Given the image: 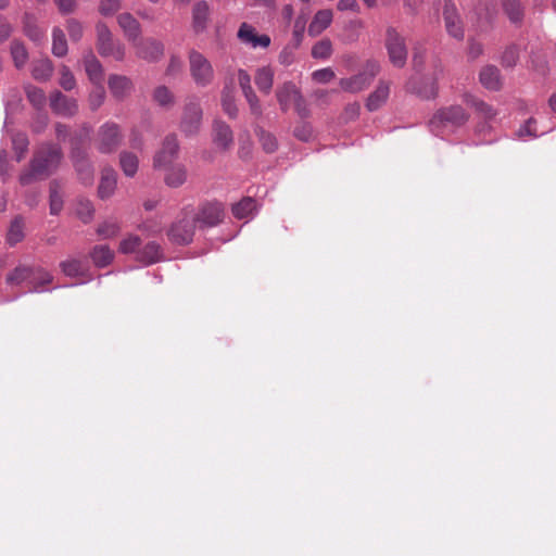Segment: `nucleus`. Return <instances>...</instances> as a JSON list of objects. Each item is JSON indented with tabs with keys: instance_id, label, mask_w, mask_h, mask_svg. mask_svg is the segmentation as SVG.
<instances>
[{
	"instance_id": "aec40b11",
	"label": "nucleus",
	"mask_w": 556,
	"mask_h": 556,
	"mask_svg": "<svg viewBox=\"0 0 556 556\" xmlns=\"http://www.w3.org/2000/svg\"><path fill=\"white\" fill-rule=\"evenodd\" d=\"M213 142L216 147L227 150L233 143V134L229 125L225 122L216 119L213 123Z\"/></svg>"
},
{
	"instance_id": "58836bf2",
	"label": "nucleus",
	"mask_w": 556,
	"mask_h": 556,
	"mask_svg": "<svg viewBox=\"0 0 556 556\" xmlns=\"http://www.w3.org/2000/svg\"><path fill=\"white\" fill-rule=\"evenodd\" d=\"M60 269L66 277H78L84 274V265L81 260L68 257L60 263Z\"/></svg>"
},
{
	"instance_id": "dca6fc26",
	"label": "nucleus",
	"mask_w": 556,
	"mask_h": 556,
	"mask_svg": "<svg viewBox=\"0 0 556 556\" xmlns=\"http://www.w3.org/2000/svg\"><path fill=\"white\" fill-rule=\"evenodd\" d=\"M431 132L441 138H447L452 131L451 109L439 110L429 122Z\"/></svg>"
},
{
	"instance_id": "bf43d9fd",
	"label": "nucleus",
	"mask_w": 556,
	"mask_h": 556,
	"mask_svg": "<svg viewBox=\"0 0 556 556\" xmlns=\"http://www.w3.org/2000/svg\"><path fill=\"white\" fill-rule=\"evenodd\" d=\"M334 72L330 67L317 70L313 72L312 77L319 84H327L334 78Z\"/></svg>"
},
{
	"instance_id": "ddd939ff",
	"label": "nucleus",
	"mask_w": 556,
	"mask_h": 556,
	"mask_svg": "<svg viewBox=\"0 0 556 556\" xmlns=\"http://www.w3.org/2000/svg\"><path fill=\"white\" fill-rule=\"evenodd\" d=\"M49 100L51 110L58 115L72 117L78 112L77 101L63 94L60 90L52 91Z\"/></svg>"
},
{
	"instance_id": "6e6d98bb",
	"label": "nucleus",
	"mask_w": 556,
	"mask_h": 556,
	"mask_svg": "<svg viewBox=\"0 0 556 556\" xmlns=\"http://www.w3.org/2000/svg\"><path fill=\"white\" fill-rule=\"evenodd\" d=\"M118 232L119 226L116 222L113 220L104 222L97 229V233L102 238H112Z\"/></svg>"
},
{
	"instance_id": "1a4fd4ad",
	"label": "nucleus",
	"mask_w": 556,
	"mask_h": 556,
	"mask_svg": "<svg viewBox=\"0 0 556 556\" xmlns=\"http://www.w3.org/2000/svg\"><path fill=\"white\" fill-rule=\"evenodd\" d=\"M193 216L200 228L218 226L225 217V207L218 201H207L193 208Z\"/></svg>"
},
{
	"instance_id": "338daca9",
	"label": "nucleus",
	"mask_w": 556,
	"mask_h": 556,
	"mask_svg": "<svg viewBox=\"0 0 556 556\" xmlns=\"http://www.w3.org/2000/svg\"><path fill=\"white\" fill-rule=\"evenodd\" d=\"M535 124V119L533 117H530L523 125L520 126L518 130V137H525L529 136L532 138L538 137L536 131L532 128V125Z\"/></svg>"
},
{
	"instance_id": "8fccbe9b",
	"label": "nucleus",
	"mask_w": 556,
	"mask_h": 556,
	"mask_svg": "<svg viewBox=\"0 0 556 556\" xmlns=\"http://www.w3.org/2000/svg\"><path fill=\"white\" fill-rule=\"evenodd\" d=\"M59 85L65 90L71 91L76 87V79L70 67L62 65L60 67V79Z\"/></svg>"
},
{
	"instance_id": "f3484780",
	"label": "nucleus",
	"mask_w": 556,
	"mask_h": 556,
	"mask_svg": "<svg viewBox=\"0 0 556 556\" xmlns=\"http://www.w3.org/2000/svg\"><path fill=\"white\" fill-rule=\"evenodd\" d=\"M301 90L292 81H285L276 89V98L282 112H288L295 99L301 96Z\"/></svg>"
},
{
	"instance_id": "20e7f679",
	"label": "nucleus",
	"mask_w": 556,
	"mask_h": 556,
	"mask_svg": "<svg viewBox=\"0 0 556 556\" xmlns=\"http://www.w3.org/2000/svg\"><path fill=\"white\" fill-rule=\"evenodd\" d=\"M62 159L63 152L60 146L42 143L35 152L31 162L35 170L47 178L59 168Z\"/></svg>"
},
{
	"instance_id": "864d4df0",
	"label": "nucleus",
	"mask_w": 556,
	"mask_h": 556,
	"mask_svg": "<svg viewBox=\"0 0 556 556\" xmlns=\"http://www.w3.org/2000/svg\"><path fill=\"white\" fill-rule=\"evenodd\" d=\"M243 96L249 104L251 114L256 117H261L263 114V109H262L260 99L256 96L255 91L250 90V91L243 92Z\"/></svg>"
},
{
	"instance_id": "13d9d810",
	"label": "nucleus",
	"mask_w": 556,
	"mask_h": 556,
	"mask_svg": "<svg viewBox=\"0 0 556 556\" xmlns=\"http://www.w3.org/2000/svg\"><path fill=\"white\" fill-rule=\"evenodd\" d=\"M121 0H101L99 5V12L102 15L111 16L121 9Z\"/></svg>"
},
{
	"instance_id": "680f3d73",
	"label": "nucleus",
	"mask_w": 556,
	"mask_h": 556,
	"mask_svg": "<svg viewBox=\"0 0 556 556\" xmlns=\"http://www.w3.org/2000/svg\"><path fill=\"white\" fill-rule=\"evenodd\" d=\"M11 176V166L8 161V154L4 150L0 153V179L5 182Z\"/></svg>"
},
{
	"instance_id": "603ef678",
	"label": "nucleus",
	"mask_w": 556,
	"mask_h": 556,
	"mask_svg": "<svg viewBox=\"0 0 556 556\" xmlns=\"http://www.w3.org/2000/svg\"><path fill=\"white\" fill-rule=\"evenodd\" d=\"M105 100V90L101 85H98L96 89H93L88 98L89 108L91 111H97Z\"/></svg>"
},
{
	"instance_id": "0eeeda50",
	"label": "nucleus",
	"mask_w": 556,
	"mask_h": 556,
	"mask_svg": "<svg viewBox=\"0 0 556 556\" xmlns=\"http://www.w3.org/2000/svg\"><path fill=\"white\" fill-rule=\"evenodd\" d=\"M123 140L121 126L114 122H105L97 131L96 148L102 154H112L121 147Z\"/></svg>"
},
{
	"instance_id": "37998d69",
	"label": "nucleus",
	"mask_w": 556,
	"mask_h": 556,
	"mask_svg": "<svg viewBox=\"0 0 556 556\" xmlns=\"http://www.w3.org/2000/svg\"><path fill=\"white\" fill-rule=\"evenodd\" d=\"M519 47L516 45L508 46L501 56V64L505 68H513L519 60Z\"/></svg>"
},
{
	"instance_id": "4d7b16f0",
	"label": "nucleus",
	"mask_w": 556,
	"mask_h": 556,
	"mask_svg": "<svg viewBox=\"0 0 556 556\" xmlns=\"http://www.w3.org/2000/svg\"><path fill=\"white\" fill-rule=\"evenodd\" d=\"M40 178H46V177L41 176V174H39L35 170L33 162L30 161L29 167L27 169H25L23 173H21L18 180L22 186H28Z\"/></svg>"
},
{
	"instance_id": "69168bd1",
	"label": "nucleus",
	"mask_w": 556,
	"mask_h": 556,
	"mask_svg": "<svg viewBox=\"0 0 556 556\" xmlns=\"http://www.w3.org/2000/svg\"><path fill=\"white\" fill-rule=\"evenodd\" d=\"M238 83L242 90V93L253 90V88L251 86V76L249 75V73L245 70L240 68L238 71Z\"/></svg>"
},
{
	"instance_id": "a18cd8bd",
	"label": "nucleus",
	"mask_w": 556,
	"mask_h": 556,
	"mask_svg": "<svg viewBox=\"0 0 556 556\" xmlns=\"http://www.w3.org/2000/svg\"><path fill=\"white\" fill-rule=\"evenodd\" d=\"M466 98L470 99L471 105L475 108L476 112L485 118V121L491 122L495 118L496 111L491 105L483 101L476 100L469 96H466Z\"/></svg>"
},
{
	"instance_id": "052dcab7",
	"label": "nucleus",
	"mask_w": 556,
	"mask_h": 556,
	"mask_svg": "<svg viewBox=\"0 0 556 556\" xmlns=\"http://www.w3.org/2000/svg\"><path fill=\"white\" fill-rule=\"evenodd\" d=\"M293 106H294V110L296 112V114L301 117V118H306L309 116L311 114V110L308 108V104L306 102V100L304 99L303 94L301 93V96L299 97V99H295L293 101Z\"/></svg>"
},
{
	"instance_id": "473e14b6",
	"label": "nucleus",
	"mask_w": 556,
	"mask_h": 556,
	"mask_svg": "<svg viewBox=\"0 0 556 556\" xmlns=\"http://www.w3.org/2000/svg\"><path fill=\"white\" fill-rule=\"evenodd\" d=\"M153 101L165 110H169L175 105L176 99L174 93L166 86H159L153 90Z\"/></svg>"
},
{
	"instance_id": "2eb2a0df",
	"label": "nucleus",
	"mask_w": 556,
	"mask_h": 556,
	"mask_svg": "<svg viewBox=\"0 0 556 556\" xmlns=\"http://www.w3.org/2000/svg\"><path fill=\"white\" fill-rule=\"evenodd\" d=\"M108 87L117 101H123L128 98L134 91V83L132 80L125 76L118 74H111L108 78Z\"/></svg>"
},
{
	"instance_id": "c03bdc74",
	"label": "nucleus",
	"mask_w": 556,
	"mask_h": 556,
	"mask_svg": "<svg viewBox=\"0 0 556 556\" xmlns=\"http://www.w3.org/2000/svg\"><path fill=\"white\" fill-rule=\"evenodd\" d=\"M94 214L92 203L87 199H79L76 203V215L84 222L89 223Z\"/></svg>"
},
{
	"instance_id": "e433bc0d",
	"label": "nucleus",
	"mask_w": 556,
	"mask_h": 556,
	"mask_svg": "<svg viewBox=\"0 0 556 556\" xmlns=\"http://www.w3.org/2000/svg\"><path fill=\"white\" fill-rule=\"evenodd\" d=\"M256 210V202L253 198H243L231 207L232 214L236 218L242 219L249 217Z\"/></svg>"
},
{
	"instance_id": "ea45409f",
	"label": "nucleus",
	"mask_w": 556,
	"mask_h": 556,
	"mask_svg": "<svg viewBox=\"0 0 556 556\" xmlns=\"http://www.w3.org/2000/svg\"><path fill=\"white\" fill-rule=\"evenodd\" d=\"M24 238V222L23 218L17 216L15 217L8 230L7 233V242L10 245H15L16 243L21 242Z\"/></svg>"
},
{
	"instance_id": "9d476101",
	"label": "nucleus",
	"mask_w": 556,
	"mask_h": 556,
	"mask_svg": "<svg viewBox=\"0 0 556 556\" xmlns=\"http://www.w3.org/2000/svg\"><path fill=\"white\" fill-rule=\"evenodd\" d=\"M190 74L197 86L206 87L214 80V70L211 62L200 52L189 53Z\"/></svg>"
},
{
	"instance_id": "c9c22d12",
	"label": "nucleus",
	"mask_w": 556,
	"mask_h": 556,
	"mask_svg": "<svg viewBox=\"0 0 556 556\" xmlns=\"http://www.w3.org/2000/svg\"><path fill=\"white\" fill-rule=\"evenodd\" d=\"M139 160L136 154L123 151L119 154V166L127 177H134L138 170Z\"/></svg>"
},
{
	"instance_id": "4468645a",
	"label": "nucleus",
	"mask_w": 556,
	"mask_h": 556,
	"mask_svg": "<svg viewBox=\"0 0 556 556\" xmlns=\"http://www.w3.org/2000/svg\"><path fill=\"white\" fill-rule=\"evenodd\" d=\"M134 47L136 48L137 55L149 62L157 61L164 54L163 43L153 38L141 41L137 40L134 42Z\"/></svg>"
},
{
	"instance_id": "0e129e2a",
	"label": "nucleus",
	"mask_w": 556,
	"mask_h": 556,
	"mask_svg": "<svg viewBox=\"0 0 556 556\" xmlns=\"http://www.w3.org/2000/svg\"><path fill=\"white\" fill-rule=\"evenodd\" d=\"M255 35V29L251 25L247 23H242L238 30V38L244 42L249 43L252 37Z\"/></svg>"
},
{
	"instance_id": "4c0bfd02",
	"label": "nucleus",
	"mask_w": 556,
	"mask_h": 556,
	"mask_svg": "<svg viewBox=\"0 0 556 556\" xmlns=\"http://www.w3.org/2000/svg\"><path fill=\"white\" fill-rule=\"evenodd\" d=\"M222 106L224 112L230 117L238 116V108L235 100L233 88L226 86L222 91Z\"/></svg>"
},
{
	"instance_id": "393cba45",
	"label": "nucleus",
	"mask_w": 556,
	"mask_h": 556,
	"mask_svg": "<svg viewBox=\"0 0 556 556\" xmlns=\"http://www.w3.org/2000/svg\"><path fill=\"white\" fill-rule=\"evenodd\" d=\"M117 184V174L116 172L109 167L102 170L98 193L101 199L110 198L116 188Z\"/></svg>"
},
{
	"instance_id": "b1692460",
	"label": "nucleus",
	"mask_w": 556,
	"mask_h": 556,
	"mask_svg": "<svg viewBox=\"0 0 556 556\" xmlns=\"http://www.w3.org/2000/svg\"><path fill=\"white\" fill-rule=\"evenodd\" d=\"M136 258L144 265H150L162 261L164 256L161 245L151 241L137 252Z\"/></svg>"
},
{
	"instance_id": "6e6552de",
	"label": "nucleus",
	"mask_w": 556,
	"mask_h": 556,
	"mask_svg": "<svg viewBox=\"0 0 556 556\" xmlns=\"http://www.w3.org/2000/svg\"><path fill=\"white\" fill-rule=\"evenodd\" d=\"M380 72V64L375 60H368L364 70L348 78H341L339 86L343 91L356 93L365 90Z\"/></svg>"
},
{
	"instance_id": "7c9ffc66",
	"label": "nucleus",
	"mask_w": 556,
	"mask_h": 556,
	"mask_svg": "<svg viewBox=\"0 0 556 556\" xmlns=\"http://www.w3.org/2000/svg\"><path fill=\"white\" fill-rule=\"evenodd\" d=\"M502 8L513 24L522 21L525 8L521 0H502Z\"/></svg>"
},
{
	"instance_id": "c756f323",
	"label": "nucleus",
	"mask_w": 556,
	"mask_h": 556,
	"mask_svg": "<svg viewBox=\"0 0 556 556\" xmlns=\"http://www.w3.org/2000/svg\"><path fill=\"white\" fill-rule=\"evenodd\" d=\"M10 54L13 60L14 66L17 70L23 68L28 62V58H29L28 51H27L25 45L17 39H14L11 42Z\"/></svg>"
},
{
	"instance_id": "5701e85b",
	"label": "nucleus",
	"mask_w": 556,
	"mask_h": 556,
	"mask_svg": "<svg viewBox=\"0 0 556 556\" xmlns=\"http://www.w3.org/2000/svg\"><path fill=\"white\" fill-rule=\"evenodd\" d=\"M390 85L387 81L380 80L376 89L368 96L366 108L368 111L374 112L380 109L389 98Z\"/></svg>"
},
{
	"instance_id": "e2e57ef3",
	"label": "nucleus",
	"mask_w": 556,
	"mask_h": 556,
	"mask_svg": "<svg viewBox=\"0 0 556 556\" xmlns=\"http://www.w3.org/2000/svg\"><path fill=\"white\" fill-rule=\"evenodd\" d=\"M293 134L301 141H308L312 137V127L307 123H302L294 128Z\"/></svg>"
},
{
	"instance_id": "4be33fe9",
	"label": "nucleus",
	"mask_w": 556,
	"mask_h": 556,
	"mask_svg": "<svg viewBox=\"0 0 556 556\" xmlns=\"http://www.w3.org/2000/svg\"><path fill=\"white\" fill-rule=\"evenodd\" d=\"M117 23L129 41L134 43L139 39L141 35V26L130 13L119 14Z\"/></svg>"
},
{
	"instance_id": "774afa93",
	"label": "nucleus",
	"mask_w": 556,
	"mask_h": 556,
	"mask_svg": "<svg viewBox=\"0 0 556 556\" xmlns=\"http://www.w3.org/2000/svg\"><path fill=\"white\" fill-rule=\"evenodd\" d=\"M294 47L287 46L279 54V62L282 65H290L294 61Z\"/></svg>"
},
{
	"instance_id": "3c124183",
	"label": "nucleus",
	"mask_w": 556,
	"mask_h": 556,
	"mask_svg": "<svg viewBox=\"0 0 556 556\" xmlns=\"http://www.w3.org/2000/svg\"><path fill=\"white\" fill-rule=\"evenodd\" d=\"M66 29L73 42H77L83 38L84 26L79 21L75 18H68L66 21Z\"/></svg>"
},
{
	"instance_id": "72a5a7b5",
	"label": "nucleus",
	"mask_w": 556,
	"mask_h": 556,
	"mask_svg": "<svg viewBox=\"0 0 556 556\" xmlns=\"http://www.w3.org/2000/svg\"><path fill=\"white\" fill-rule=\"evenodd\" d=\"M52 54L56 58H63L67 54L68 47L64 31L60 27L52 30Z\"/></svg>"
},
{
	"instance_id": "412c9836",
	"label": "nucleus",
	"mask_w": 556,
	"mask_h": 556,
	"mask_svg": "<svg viewBox=\"0 0 556 556\" xmlns=\"http://www.w3.org/2000/svg\"><path fill=\"white\" fill-rule=\"evenodd\" d=\"M481 85L491 91H498L502 88V75L495 65L488 64L479 73Z\"/></svg>"
},
{
	"instance_id": "f704fd0d",
	"label": "nucleus",
	"mask_w": 556,
	"mask_h": 556,
	"mask_svg": "<svg viewBox=\"0 0 556 556\" xmlns=\"http://www.w3.org/2000/svg\"><path fill=\"white\" fill-rule=\"evenodd\" d=\"M50 214L58 215L63 207V195L61 185L58 180H52L49 186Z\"/></svg>"
},
{
	"instance_id": "09e8293b",
	"label": "nucleus",
	"mask_w": 556,
	"mask_h": 556,
	"mask_svg": "<svg viewBox=\"0 0 556 556\" xmlns=\"http://www.w3.org/2000/svg\"><path fill=\"white\" fill-rule=\"evenodd\" d=\"M28 139L24 134H16L12 138L13 150L16 155V161L21 162L28 149Z\"/></svg>"
},
{
	"instance_id": "39448f33",
	"label": "nucleus",
	"mask_w": 556,
	"mask_h": 556,
	"mask_svg": "<svg viewBox=\"0 0 556 556\" xmlns=\"http://www.w3.org/2000/svg\"><path fill=\"white\" fill-rule=\"evenodd\" d=\"M96 37V47L101 56H111L118 62L124 61L126 55L125 46L119 40L113 38V34L105 23H97Z\"/></svg>"
},
{
	"instance_id": "49530a36",
	"label": "nucleus",
	"mask_w": 556,
	"mask_h": 556,
	"mask_svg": "<svg viewBox=\"0 0 556 556\" xmlns=\"http://www.w3.org/2000/svg\"><path fill=\"white\" fill-rule=\"evenodd\" d=\"M256 135L265 152L273 153L277 150L278 142L273 134L264 129H258L256 130Z\"/></svg>"
},
{
	"instance_id": "f8f14e48",
	"label": "nucleus",
	"mask_w": 556,
	"mask_h": 556,
	"mask_svg": "<svg viewBox=\"0 0 556 556\" xmlns=\"http://www.w3.org/2000/svg\"><path fill=\"white\" fill-rule=\"evenodd\" d=\"M179 152V143L175 134L167 135L164 140L161 150L155 154L153 159V165L155 168H160L170 164L177 159Z\"/></svg>"
},
{
	"instance_id": "2f4dec72",
	"label": "nucleus",
	"mask_w": 556,
	"mask_h": 556,
	"mask_svg": "<svg viewBox=\"0 0 556 556\" xmlns=\"http://www.w3.org/2000/svg\"><path fill=\"white\" fill-rule=\"evenodd\" d=\"M90 257L97 267H105L113 261L114 253L108 245L101 244L91 250Z\"/></svg>"
},
{
	"instance_id": "7ed1b4c3",
	"label": "nucleus",
	"mask_w": 556,
	"mask_h": 556,
	"mask_svg": "<svg viewBox=\"0 0 556 556\" xmlns=\"http://www.w3.org/2000/svg\"><path fill=\"white\" fill-rule=\"evenodd\" d=\"M70 159L77 173L78 179L84 185H91L93 181V166L89 160L87 148L84 146L83 137L75 135L71 139Z\"/></svg>"
},
{
	"instance_id": "cd10ccee",
	"label": "nucleus",
	"mask_w": 556,
	"mask_h": 556,
	"mask_svg": "<svg viewBox=\"0 0 556 556\" xmlns=\"http://www.w3.org/2000/svg\"><path fill=\"white\" fill-rule=\"evenodd\" d=\"M187 168L182 164H176L167 169L164 177L165 184L170 188H178L187 180Z\"/></svg>"
},
{
	"instance_id": "f03ea898",
	"label": "nucleus",
	"mask_w": 556,
	"mask_h": 556,
	"mask_svg": "<svg viewBox=\"0 0 556 556\" xmlns=\"http://www.w3.org/2000/svg\"><path fill=\"white\" fill-rule=\"evenodd\" d=\"M197 225L195 217L193 216V208L187 206L172 223L167 230V237L169 241L175 244L187 245L193 240Z\"/></svg>"
},
{
	"instance_id": "79ce46f5",
	"label": "nucleus",
	"mask_w": 556,
	"mask_h": 556,
	"mask_svg": "<svg viewBox=\"0 0 556 556\" xmlns=\"http://www.w3.org/2000/svg\"><path fill=\"white\" fill-rule=\"evenodd\" d=\"M25 92L28 101L36 108L41 109L45 106L47 98L45 91L36 86L26 85Z\"/></svg>"
},
{
	"instance_id": "5fc2aeb1",
	"label": "nucleus",
	"mask_w": 556,
	"mask_h": 556,
	"mask_svg": "<svg viewBox=\"0 0 556 556\" xmlns=\"http://www.w3.org/2000/svg\"><path fill=\"white\" fill-rule=\"evenodd\" d=\"M141 240L138 236H128L119 243V251L124 254L138 252Z\"/></svg>"
},
{
	"instance_id": "a19ab883",
	"label": "nucleus",
	"mask_w": 556,
	"mask_h": 556,
	"mask_svg": "<svg viewBox=\"0 0 556 556\" xmlns=\"http://www.w3.org/2000/svg\"><path fill=\"white\" fill-rule=\"evenodd\" d=\"M24 33L35 42H40L45 37L43 31L39 28L30 14H25L24 16Z\"/></svg>"
},
{
	"instance_id": "f257e3e1",
	"label": "nucleus",
	"mask_w": 556,
	"mask_h": 556,
	"mask_svg": "<svg viewBox=\"0 0 556 556\" xmlns=\"http://www.w3.org/2000/svg\"><path fill=\"white\" fill-rule=\"evenodd\" d=\"M7 283L21 286L27 282L31 292H41L43 287L53 281V276L41 266L21 263L7 275Z\"/></svg>"
},
{
	"instance_id": "bb28decb",
	"label": "nucleus",
	"mask_w": 556,
	"mask_h": 556,
	"mask_svg": "<svg viewBox=\"0 0 556 556\" xmlns=\"http://www.w3.org/2000/svg\"><path fill=\"white\" fill-rule=\"evenodd\" d=\"M54 72L53 63L50 59L43 58L37 60L33 64L31 75L34 79L38 81H47L49 80Z\"/></svg>"
},
{
	"instance_id": "9b49d317",
	"label": "nucleus",
	"mask_w": 556,
	"mask_h": 556,
	"mask_svg": "<svg viewBox=\"0 0 556 556\" xmlns=\"http://www.w3.org/2000/svg\"><path fill=\"white\" fill-rule=\"evenodd\" d=\"M386 49L390 62L399 68H402L407 61V48L404 37H402L394 27H388L386 34Z\"/></svg>"
},
{
	"instance_id": "de8ad7c7",
	"label": "nucleus",
	"mask_w": 556,
	"mask_h": 556,
	"mask_svg": "<svg viewBox=\"0 0 556 556\" xmlns=\"http://www.w3.org/2000/svg\"><path fill=\"white\" fill-rule=\"evenodd\" d=\"M332 53V43L329 39H323L316 42L312 48V56L314 59H328Z\"/></svg>"
},
{
	"instance_id": "c85d7f7f",
	"label": "nucleus",
	"mask_w": 556,
	"mask_h": 556,
	"mask_svg": "<svg viewBox=\"0 0 556 556\" xmlns=\"http://www.w3.org/2000/svg\"><path fill=\"white\" fill-rule=\"evenodd\" d=\"M254 80L261 92L269 94L274 85L273 70L268 66L258 68L255 73Z\"/></svg>"
},
{
	"instance_id": "a878e982",
	"label": "nucleus",
	"mask_w": 556,
	"mask_h": 556,
	"mask_svg": "<svg viewBox=\"0 0 556 556\" xmlns=\"http://www.w3.org/2000/svg\"><path fill=\"white\" fill-rule=\"evenodd\" d=\"M333 14L331 10H319L313 17L308 26V33L312 36L321 34L332 22Z\"/></svg>"
},
{
	"instance_id": "a211bd4d",
	"label": "nucleus",
	"mask_w": 556,
	"mask_h": 556,
	"mask_svg": "<svg viewBox=\"0 0 556 556\" xmlns=\"http://www.w3.org/2000/svg\"><path fill=\"white\" fill-rule=\"evenodd\" d=\"M83 63L89 80L94 85H101L103 81L104 71L102 64L97 59L92 50H88L84 53Z\"/></svg>"
},
{
	"instance_id": "6ab92c4d",
	"label": "nucleus",
	"mask_w": 556,
	"mask_h": 556,
	"mask_svg": "<svg viewBox=\"0 0 556 556\" xmlns=\"http://www.w3.org/2000/svg\"><path fill=\"white\" fill-rule=\"evenodd\" d=\"M210 5L205 0H200L192 8V29L195 34H201L207 28L210 21Z\"/></svg>"
},
{
	"instance_id": "423d86ee",
	"label": "nucleus",
	"mask_w": 556,
	"mask_h": 556,
	"mask_svg": "<svg viewBox=\"0 0 556 556\" xmlns=\"http://www.w3.org/2000/svg\"><path fill=\"white\" fill-rule=\"evenodd\" d=\"M203 110L197 98H190L182 108L179 129L186 137L197 136L202 127Z\"/></svg>"
}]
</instances>
